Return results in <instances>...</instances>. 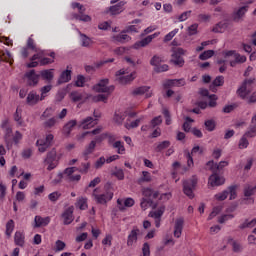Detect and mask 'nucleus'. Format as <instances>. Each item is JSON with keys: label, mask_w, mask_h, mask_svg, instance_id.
Returning <instances> with one entry per match:
<instances>
[{"label": "nucleus", "mask_w": 256, "mask_h": 256, "mask_svg": "<svg viewBox=\"0 0 256 256\" xmlns=\"http://www.w3.org/2000/svg\"><path fill=\"white\" fill-rule=\"evenodd\" d=\"M225 83V77L223 76H218L214 79V81L212 82V85L210 86V89H212L214 87H222V85Z\"/></svg>", "instance_id": "obj_41"}, {"label": "nucleus", "mask_w": 256, "mask_h": 256, "mask_svg": "<svg viewBox=\"0 0 256 256\" xmlns=\"http://www.w3.org/2000/svg\"><path fill=\"white\" fill-rule=\"evenodd\" d=\"M199 29V24L195 23L188 27V35H197Z\"/></svg>", "instance_id": "obj_58"}, {"label": "nucleus", "mask_w": 256, "mask_h": 256, "mask_svg": "<svg viewBox=\"0 0 256 256\" xmlns=\"http://www.w3.org/2000/svg\"><path fill=\"white\" fill-rule=\"evenodd\" d=\"M70 79H71V71L70 70H66V71L61 73L58 82L59 83H69Z\"/></svg>", "instance_id": "obj_39"}, {"label": "nucleus", "mask_w": 256, "mask_h": 256, "mask_svg": "<svg viewBox=\"0 0 256 256\" xmlns=\"http://www.w3.org/2000/svg\"><path fill=\"white\" fill-rule=\"evenodd\" d=\"M151 87L149 86H140L136 89L133 90L132 94L133 95H146V98L149 99L151 97L152 93L149 92Z\"/></svg>", "instance_id": "obj_25"}, {"label": "nucleus", "mask_w": 256, "mask_h": 256, "mask_svg": "<svg viewBox=\"0 0 256 256\" xmlns=\"http://www.w3.org/2000/svg\"><path fill=\"white\" fill-rule=\"evenodd\" d=\"M164 213H165V207H160L155 211H151L149 213V216L152 217L153 219H161Z\"/></svg>", "instance_id": "obj_36"}, {"label": "nucleus", "mask_w": 256, "mask_h": 256, "mask_svg": "<svg viewBox=\"0 0 256 256\" xmlns=\"http://www.w3.org/2000/svg\"><path fill=\"white\" fill-rule=\"evenodd\" d=\"M126 32L122 31L121 34L114 36V41L118 43H129L131 41V36L125 34Z\"/></svg>", "instance_id": "obj_33"}, {"label": "nucleus", "mask_w": 256, "mask_h": 256, "mask_svg": "<svg viewBox=\"0 0 256 256\" xmlns=\"http://www.w3.org/2000/svg\"><path fill=\"white\" fill-rule=\"evenodd\" d=\"M225 183V178L219 176L217 173H213L208 180V185L211 187H219Z\"/></svg>", "instance_id": "obj_19"}, {"label": "nucleus", "mask_w": 256, "mask_h": 256, "mask_svg": "<svg viewBox=\"0 0 256 256\" xmlns=\"http://www.w3.org/2000/svg\"><path fill=\"white\" fill-rule=\"evenodd\" d=\"M244 135L245 137H248V139H253V137H256V124H251Z\"/></svg>", "instance_id": "obj_40"}, {"label": "nucleus", "mask_w": 256, "mask_h": 256, "mask_svg": "<svg viewBox=\"0 0 256 256\" xmlns=\"http://www.w3.org/2000/svg\"><path fill=\"white\" fill-rule=\"evenodd\" d=\"M195 153H203V150L199 147V146H195L192 148L191 152H187L186 154V159H187V165L188 167H193L194 162H193V155H195Z\"/></svg>", "instance_id": "obj_23"}, {"label": "nucleus", "mask_w": 256, "mask_h": 256, "mask_svg": "<svg viewBox=\"0 0 256 256\" xmlns=\"http://www.w3.org/2000/svg\"><path fill=\"white\" fill-rule=\"evenodd\" d=\"M51 223V218L49 216L47 217H41V216H35L33 228L39 229V227H47Z\"/></svg>", "instance_id": "obj_17"}, {"label": "nucleus", "mask_w": 256, "mask_h": 256, "mask_svg": "<svg viewBox=\"0 0 256 256\" xmlns=\"http://www.w3.org/2000/svg\"><path fill=\"white\" fill-rule=\"evenodd\" d=\"M225 29H227V23L220 22L213 27L212 31L214 33H223Z\"/></svg>", "instance_id": "obj_45"}, {"label": "nucleus", "mask_w": 256, "mask_h": 256, "mask_svg": "<svg viewBox=\"0 0 256 256\" xmlns=\"http://www.w3.org/2000/svg\"><path fill=\"white\" fill-rule=\"evenodd\" d=\"M135 205V200L133 198H119L117 200V206L119 211H125V207H133Z\"/></svg>", "instance_id": "obj_20"}, {"label": "nucleus", "mask_w": 256, "mask_h": 256, "mask_svg": "<svg viewBox=\"0 0 256 256\" xmlns=\"http://www.w3.org/2000/svg\"><path fill=\"white\" fill-rule=\"evenodd\" d=\"M184 225H185V219H183V217H180L175 220L174 237H176L177 239H179V237H181V235L183 233Z\"/></svg>", "instance_id": "obj_18"}, {"label": "nucleus", "mask_w": 256, "mask_h": 256, "mask_svg": "<svg viewBox=\"0 0 256 256\" xmlns=\"http://www.w3.org/2000/svg\"><path fill=\"white\" fill-rule=\"evenodd\" d=\"M249 11V5H245L240 7L236 12L233 14L234 21H239L242 17L245 16V13Z\"/></svg>", "instance_id": "obj_27"}, {"label": "nucleus", "mask_w": 256, "mask_h": 256, "mask_svg": "<svg viewBox=\"0 0 256 256\" xmlns=\"http://www.w3.org/2000/svg\"><path fill=\"white\" fill-rule=\"evenodd\" d=\"M73 18L77 21H83L84 23H89V21H91V16L86 14H73Z\"/></svg>", "instance_id": "obj_46"}, {"label": "nucleus", "mask_w": 256, "mask_h": 256, "mask_svg": "<svg viewBox=\"0 0 256 256\" xmlns=\"http://www.w3.org/2000/svg\"><path fill=\"white\" fill-rule=\"evenodd\" d=\"M142 255L151 256V246L147 242H145L142 246Z\"/></svg>", "instance_id": "obj_62"}, {"label": "nucleus", "mask_w": 256, "mask_h": 256, "mask_svg": "<svg viewBox=\"0 0 256 256\" xmlns=\"http://www.w3.org/2000/svg\"><path fill=\"white\" fill-rule=\"evenodd\" d=\"M106 139H108V145H111L113 147V143H117V135L106 133Z\"/></svg>", "instance_id": "obj_63"}, {"label": "nucleus", "mask_w": 256, "mask_h": 256, "mask_svg": "<svg viewBox=\"0 0 256 256\" xmlns=\"http://www.w3.org/2000/svg\"><path fill=\"white\" fill-rule=\"evenodd\" d=\"M213 55H215V51L207 50V51H204L202 54L199 55V59L201 61H207V59H211V57H213Z\"/></svg>", "instance_id": "obj_47"}, {"label": "nucleus", "mask_w": 256, "mask_h": 256, "mask_svg": "<svg viewBox=\"0 0 256 256\" xmlns=\"http://www.w3.org/2000/svg\"><path fill=\"white\" fill-rule=\"evenodd\" d=\"M67 245L65 244V242L61 241V240H57L55 243V252L59 253V251H63L65 249Z\"/></svg>", "instance_id": "obj_59"}, {"label": "nucleus", "mask_w": 256, "mask_h": 256, "mask_svg": "<svg viewBox=\"0 0 256 256\" xmlns=\"http://www.w3.org/2000/svg\"><path fill=\"white\" fill-rule=\"evenodd\" d=\"M169 147H171V141L164 140L162 142L155 144L154 151L156 153H163V151H165V149H169Z\"/></svg>", "instance_id": "obj_26"}, {"label": "nucleus", "mask_w": 256, "mask_h": 256, "mask_svg": "<svg viewBox=\"0 0 256 256\" xmlns=\"http://www.w3.org/2000/svg\"><path fill=\"white\" fill-rule=\"evenodd\" d=\"M51 89H53L52 85H46L40 89V91H41L40 97H41L42 101H44L45 97H47V93H49L51 91Z\"/></svg>", "instance_id": "obj_55"}, {"label": "nucleus", "mask_w": 256, "mask_h": 256, "mask_svg": "<svg viewBox=\"0 0 256 256\" xmlns=\"http://www.w3.org/2000/svg\"><path fill=\"white\" fill-rule=\"evenodd\" d=\"M185 85H186L185 78L169 79L163 83L164 89H169V87H185Z\"/></svg>", "instance_id": "obj_15"}, {"label": "nucleus", "mask_w": 256, "mask_h": 256, "mask_svg": "<svg viewBox=\"0 0 256 256\" xmlns=\"http://www.w3.org/2000/svg\"><path fill=\"white\" fill-rule=\"evenodd\" d=\"M234 217L235 215L233 214H223L218 218V223L220 224L227 223V221H231V219H233Z\"/></svg>", "instance_id": "obj_54"}, {"label": "nucleus", "mask_w": 256, "mask_h": 256, "mask_svg": "<svg viewBox=\"0 0 256 256\" xmlns=\"http://www.w3.org/2000/svg\"><path fill=\"white\" fill-rule=\"evenodd\" d=\"M54 136L53 134L46 135L45 139H39L36 142L38 147V151L40 153H45L49 147H51V143H53Z\"/></svg>", "instance_id": "obj_13"}, {"label": "nucleus", "mask_w": 256, "mask_h": 256, "mask_svg": "<svg viewBox=\"0 0 256 256\" xmlns=\"http://www.w3.org/2000/svg\"><path fill=\"white\" fill-rule=\"evenodd\" d=\"M59 197H61V193H59V192H52V193H50L49 195H48V199L50 200V201H52V203H55L56 201H58L59 200Z\"/></svg>", "instance_id": "obj_64"}, {"label": "nucleus", "mask_w": 256, "mask_h": 256, "mask_svg": "<svg viewBox=\"0 0 256 256\" xmlns=\"http://www.w3.org/2000/svg\"><path fill=\"white\" fill-rule=\"evenodd\" d=\"M75 171H79V168L77 167H69L66 168L62 173L58 174L59 179H63V177H67V179L69 181H81V175L76 174L73 175V173H75Z\"/></svg>", "instance_id": "obj_12"}, {"label": "nucleus", "mask_w": 256, "mask_h": 256, "mask_svg": "<svg viewBox=\"0 0 256 256\" xmlns=\"http://www.w3.org/2000/svg\"><path fill=\"white\" fill-rule=\"evenodd\" d=\"M256 219H252L251 221L245 220L239 227L240 229H247V227H255Z\"/></svg>", "instance_id": "obj_56"}, {"label": "nucleus", "mask_w": 256, "mask_h": 256, "mask_svg": "<svg viewBox=\"0 0 256 256\" xmlns=\"http://www.w3.org/2000/svg\"><path fill=\"white\" fill-rule=\"evenodd\" d=\"M256 193V185L253 187L251 185H246L244 187V196L245 197H251L253 195H255Z\"/></svg>", "instance_id": "obj_42"}, {"label": "nucleus", "mask_w": 256, "mask_h": 256, "mask_svg": "<svg viewBox=\"0 0 256 256\" xmlns=\"http://www.w3.org/2000/svg\"><path fill=\"white\" fill-rule=\"evenodd\" d=\"M116 77H118L117 79L119 83H121V85H127V83H131V81H133L135 77H137V73L132 72L130 74H127L125 69H121L116 72Z\"/></svg>", "instance_id": "obj_11"}, {"label": "nucleus", "mask_w": 256, "mask_h": 256, "mask_svg": "<svg viewBox=\"0 0 256 256\" xmlns=\"http://www.w3.org/2000/svg\"><path fill=\"white\" fill-rule=\"evenodd\" d=\"M91 167V163H82L81 166L78 168L79 173H89V169Z\"/></svg>", "instance_id": "obj_61"}, {"label": "nucleus", "mask_w": 256, "mask_h": 256, "mask_svg": "<svg viewBox=\"0 0 256 256\" xmlns=\"http://www.w3.org/2000/svg\"><path fill=\"white\" fill-rule=\"evenodd\" d=\"M62 218L64 219V225H71L73 223V207L67 208L62 213Z\"/></svg>", "instance_id": "obj_24"}, {"label": "nucleus", "mask_w": 256, "mask_h": 256, "mask_svg": "<svg viewBox=\"0 0 256 256\" xmlns=\"http://www.w3.org/2000/svg\"><path fill=\"white\" fill-rule=\"evenodd\" d=\"M94 117L96 119H93V117H91V116L84 119L81 123V127L84 129H91L92 127H95V125H97V119H99V117H101V113L94 111Z\"/></svg>", "instance_id": "obj_14"}, {"label": "nucleus", "mask_w": 256, "mask_h": 256, "mask_svg": "<svg viewBox=\"0 0 256 256\" xmlns=\"http://www.w3.org/2000/svg\"><path fill=\"white\" fill-rule=\"evenodd\" d=\"M195 187H197V176H193L191 179L183 182V193L189 197V199H193V197H195V193H193Z\"/></svg>", "instance_id": "obj_6"}, {"label": "nucleus", "mask_w": 256, "mask_h": 256, "mask_svg": "<svg viewBox=\"0 0 256 256\" xmlns=\"http://www.w3.org/2000/svg\"><path fill=\"white\" fill-rule=\"evenodd\" d=\"M80 37L82 41V47H91V43H93V40H91V38L83 33H80Z\"/></svg>", "instance_id": "obj_48"}, {"label": "nucleus", "mask_w": 256, "mask_h": 256, "mask_svg": "<svg viewBox=\"0 0 256 256\" xmlns=\"http://www.w3.org/2000/svg\"><path fill=\"white\" fill-rule=\"evenodd\" d=\"M44 163L48 165V171H53V169L59 165V160L57 159V151L55 149L47 153Z\"/></svg>", "instance_id": "obj_10"}, {"label": "nucleus", "mask_w": 256, "mask_h": 256, "mask_svg": "<svg viewBox=\"0 0 256 256\" xmlns=\"http://www.w3.org/2000/svg\"><path fill=\"white\" fill-rule=\"evenodd\" d=\"M114 121H115V123H118V125H121V123H123V121H125V113L115 112Z\"/></svg>", "instance_id": "obj_53"}, {"label": "nucleus", "mask_w": 256, "mask_h": 256, "mask_svg": "<svg viewBox=\"0 0 256 256\" xmlns=\"http://www.w3.org/2000/svg\"><path fill=\"white\" fill-rule=\"evenodd\" d=\"M126 4L127 2L120 1L118 4L111 6L110 13H112V15H119V13H123V7H125Z\"/></svg>", "instance_id": "obj_28"}, {"label": "nucleus", "mask_w": 256, "mask_h": 256, "mask_svg": "<svg viewBox=\"0 0 256 256\" xmlns=\"http://www.w3.org/2000/svg\"><path fill=\"white\" fill-rule=\"evenodd\" d=\"M143 117H140L130 123H126L125 127L126 129H136V127H139V124L141 123Z\"/></svg>", "instance_id": "obj_51"}, {"label": "nucleus", "mask_w": 256, "mask_h": 256, "mask_svg": "<svg viewBox=\"0 0 256 256\" xmlns=\"http://www.w3.org/2000/svg\"><path fill=\"white\" fill-rule=\"evenodd\" d=\"M25 77L27 79V85L29 87H35L37 83H39V77L40 75L35 73V70H31L25 74Z\"/></svg>", "instance_id": "obj_16"}, {"label": "nucleus", "mask_w": 256, "mask_h": 256, "mask_svg": "<svg viewBox=\"0 0 256 256\" xmlns=\"http://www.w3.org/2000/svg\"><path fill=\"white\" fill-rule=\"evenodd\" d=\"M229 165V162L227 161H221L219 164L215 163L214 161H209L207 163V167H210V169H216V171H221L224 167H227Z\"/></svg>", "instance_id": "obj_29"}, {"label": "nucleus", "mask_w": 256, "mask_h": 256, "mask_svg": "<svg viewBox=\"0 0 256 256\" xmlns=\"http://www.w3.org/2000/svg\"><path fill=\"white\" fill-rule=\"evenodd\" d=\"M112 147L113 149H117L118 155H125V144L122 141H116Z\"/></svg>", "instance_id": "obj_35"}, {"label": "nucleus", "mask_w": 256, "mask_h": 256, "mask_svg": "<svg viewBox=\"0 0 256 256\" xmlns=\"http://www.w3.org/2000/svg\"><path fill=\"white\" fill-rule=\"evenodd\" d=\"M39 101H43V99H41V96H39V94H37L36 91H30L28 93L26 98L27 105H30V106L37 105Z\"/></svg>", "instance_id": "obj_21"}, {"label": "nucleus", "mask_w": 256, "mask_h": 256, "mask_svg": "<svg viewBox=\"0 0 256 256\" xmlns=\"http://www.w3.org/2000/svg\"><path fill=\"white\" fill-rule=\"evenodd\" d=\"M151 173L147 171H142V175L138 179V184L141 185L143 183H151Z\"/></svg>", "instance_id": "obj_34"}, {"label": "nucleus", "mask_w": 256, "mask_h": 256, "mask_svg": "<svg viewBox=\"0 0 256 256\" xmlns=\"http://www.w3.org/2000/svg\"><path fill=\"white\" fill-rule=\"evenodd\" d=\"M27 49H30L34 53H39V48H37V44H35V40L33 38L29 37L27 40Z\"/></svg>", "instance_id": "obj_43"}, {"label": "nucleus", "mask_w": 256, "mask_h": 256, "mask_svg": "<svg viewBox=\"0 0 256 256\" xmlns=\"http://www.w3.org/2000/svg\"><path fill=\"white\" fill-rule=\"evenodd\" d=\"M93 197L99 205H105L108 201H111L113 199V190L108 188V186H105V192L102 194H99V188L94 189Z\"/></svg>", "instance_id": "obj_4"}, {"label": "nucleus", "mask_w": 256, "mask_h": 256, "mask_svg": "<svg viewBox=\"0 0 256 256\" xmlns=\"http://www.w3.org/2000/svg\"><path fill=\"white\" fill-rule=\"evenodd\" d=\"M230 195V201H233V199H237V185H232L228 187L227 190H224L221 193H218L215 195V200L216 201H225L227 197Z\"/></svg>", "instance_id": "obj_7"}, {"label": "nucleus", "mask_w": 256, "mask_h": 256, "mask_svg": "<svg viewBox=\"0 0 256 256\" xmlns=\"http://www.w3.org/2000/svg\"><path fill=\"white\" fill-rule=\"evenodd\" d=\"M15 229V221H13L12 219L9 220L7 223H6V235L7 237H10L13 233Z\"/></svg>", "instance_id": "obj_44"}, {"label": "nucleus", "mask_w": 256, "mask_h": 256, "mask_svg": "<svg viewBox=\"0 0 256 256\" xmlns=\"http://www.w3.org/2000/svg\"><path fill=\"white\" fill-rule=\"evenodd\" d=\"M141 235H143L141 229H139L137 226H133L127 236V247H133V245L139 241V237H141Z\"/></svg>", "instance_id": "obj_8"}, {"label": "nucleus", "mask_w": 256, "mask_h": 256, "mask_svg": "<svg viewBox=\"0 0 256 256\" xmlns=\"http://www.w3.org/2000/svg\"><path fill=\"white\" fill-rule=\"evenodd\" d=\"M74 127H77V120H70L68 123H66L63 127L64 135H71Z\"/></svg>", "instance_id": "obj_31"}, {"label": "nucleus", "mask_w": 256, "mask_h": 256, "mask_svg": "<svg viewBox=\"0 0 256 256\" xmlns=\"http://www.w3.org/2000/svg\"><path fill=\"white\" fill-rule=\"evenodd\" d=\"M14 243L18 245V247H23V245H25V234L17 231L14 235Z\"/></svg>", "instance_id": "obj_32"}, {"label": "nucleus", "mask_w": 256, "mask_h": 256, "mask_svg": "<svg viewBox=\"0 0 256 256\" xmlns=\"http://www.w3.org/2000/svg\"><path fill=\"white\" fill-rule=\"evenodd\" d=\"M249 137L245 136V134L241 137L238 147L239 149H247L249 147V140H247Z\"/></svg>", "instance_id": "obj_50"}, {"label": "nucleus", "mask_w": 256, "mask_h": 256, "mask_svg": "<svg viewBox=\"0 0 256 256\" xmlns=\"http://www.w3.org/2000/svg\"><path fill=\"white\" fill-rule=\"evenodd\" d=\"M51 58H40V65H49L53 63V59H55V52H51L48 54Z\"/></svg>", "instance_id": "obj_49"}, {"label": "nucleus", "mask_w": 256, "mask_h": 256, "mask_svg": "<svg viewBox=\"0 0 256 256\" xmlns=\"http://www.w3.org/2000/svg\"><path fill=\"white\" fill-rule=\"evenodd\" d=\"M109 85V79H102L99 81L98 84L94 86V91H97V93H108V94H98L92 97V101L94 103H107V99H109V94L113 93L115 91V86H107Z\"/></svg>", "instance_id": "obj_1"}, {"label": "nucleus", "mask_w": 256, "mask_h": 256, "mask_svg": "<svg viewBox=\"0 0 256 256\" xmlns=\"http://www.w3.org/2000/svg\"><path fill=\"white\" fill-rule=\"evenodd\" d=\"M14 120L18 125H23V118L21 117V109L17 108L16 112L14 113Z\"/></svg>", "instance_id": "obj_60"}, {"label": "nucleus", "mask_w": 256, "mask_h": 256, "mask_svg": "<svg viewBox=\"0 0 256 256\" xmlns=\"http://www.w3.org/2000/svg\"><path fill=\"white\" fill-rule=\"evenodd\" d=\"M204 125H205L207 131H209V132L215 131V127H216L215 120H206Z\"/></svg>", "instance_id": "obj_57"}, {"label": "nucleus", "mask_w": 256, "mask_h": 256, "mask_svg": "<svg viewBox=\"0 0 256 256\" xmlns=\"http://www.w3.org/2000/svg\"><path fill=\"white\" fill-rule=\"evenodd\" d=\"M253 87H255V78L246 79L237 90V94L241 99H245L253 91Z\"/></svg>", "instance_id": "obj_5"}, {"label": "nucleus", "mask_w": 256, "mask_h": 256, "mask_svg": "<svg viewBox=\"0 0 256 256\" xmlns=\"http://www.w3.org/2000/svg\"><path fill=\"white\" fill-rule=\"evenodd\" d=\"M76 207L78 209H80L81 211H85V209H87V207H88L87 198H85V197L78 198L77 202H76Z\"/></svg>", "instance_id": "obj_37"}, {"label": "nucleus", "mask_w": 256, "mask_h": 256, "mask_svg": "<svg viewBox=\"0 0 256 256\" xmlns=\"http://www.w3.org/2000/svg\"><path fill=\"white\" fill-rule=\"evenodd\" d=\"M95 147H97V144L95 143V141H91L89 143V145L86 147V149L84 150V157L85 159H87V156L91 155V153H93V151H95Z\"/></svg>", "instance_id": "obj_38"}, {"label": "nucleus", "mask_w": 256, "mask_h": 256, "mask_svg": "<svg viewBox=\"0 0 256 256\" xmlns=\"http://www.w3.org/2000/svg\"><path fill=\"white\" fill-rule=\"evenodd\" d=\"M40 77H41L44 81H47L48 83H51V81H53V77H55V75L53 74V69L42 70V71L40 72Z\"/></svg>", "instance_id": "obj_30"}, {"label": "nucleus", "mask_w": 256, "mask_h": 256, "mask_svg": "<svg viewBox=\"0 0 256 256\" xmlns=\"http://www.w3.org/2000/svg\"><path fill=\"white\" fill-rule=\"evenodd\" d=\"M183 55H185V50L183 48L173 49L171 62L177 67H183V65H185V59H183Z\"/></svg>", "instance_id": "obj_9"}, {"label": "nucleus", "mask_w": 256, "mask_h": 256, "mask_svg": "<svg viewBox=\"0 0 256 256\" xmlns=\"http://www.w3.org/2000/svg\"><path fill=\"white\" fill-rule=\"evenodd\" d=\"M142 195L143 198L141 200L140 206L143 211H146V209H149V207H152L153 209L157 207V204H155L154 201L155 199H159V191L146 187L142 189Z\"/></svg>", "instance_id": "obj_3"}, {"label": "nucleus", "mask_w": 256, "mask_h": 256, "mask_svg": "<svg viewBox=\"0 0 256 256\" xmlns=\"http://www.w3.org/2000/svg\"><path fill=\"white\" fill-rule=\"evenodd\" d=\"M1 129L3 130L4 140L7 145H13V143L14 145H19V143H21V140L23 139V134L19 131H16L13 134V128L9 123V119L2 120Z\"/></svg>", "instance_id": "obj_2"}, {"label": "nucleus", "mask_w": 256, "mask_h": 256, "mask_svg": "<svg viewBox=\"0 0 256 256\" xmlns=\"http://www.w3.org/2000/svg\"><path fill=\"white\" fill-rule=\"evenodd\" d=\"M178 33H179V28H175L174 30L166 34L164 37V43H169V41H171L173 37H175V35H177Z\"/></svg>", "instance_id": "obj_52"}, {"label": "nucleus", "mask_w": 256, "mask_h": 256, "mask_svg": "<svg viewBox=\"0 0 256 256\" xmlns=\"http://www.w3.org/2000/svg\"><path fill=\"white\" fill-rule=\"evenodd\" d=\"M224 57L225 59H228V57H233V59H235L237 63H245V61H247V57L236 53L233 50L224 52Z\"/></svg>", "instance_id": "obj_22"}]
</instances>
